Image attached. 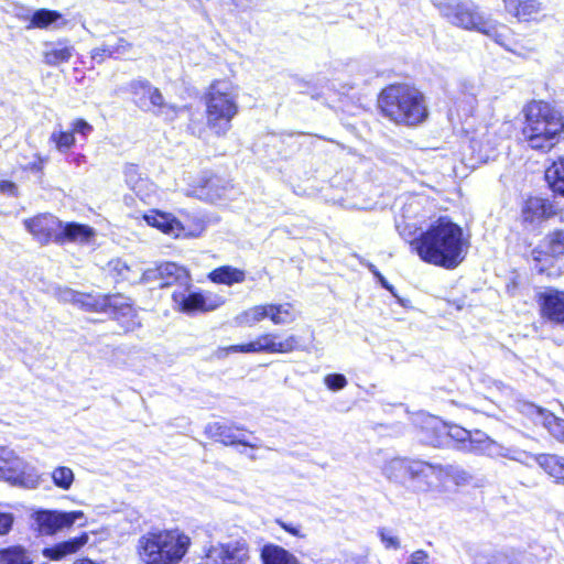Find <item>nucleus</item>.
Returning <instances> with one entry per match:
<instances>
[{"mask_svg": "<svg viewBox=\"0 0 564 564\" xmlns=\"http://www.w3.org/2000/svg\"><path fill=\"white\" fill-rule=\"evenodd\" d=\"M120 297H108L100 294L79 293L77 307L87 312H102L108 306L117 307L120 305ZM122 315H133V308L130 304H121Z\"/></svg>", "mask_w": 564, "mask_h": 564, "instance_id": "a211bd4d", "label": "nucleus"}, {"mask_svg": "<svg viewBox=\"0 0 564 564\" xmlns=\"http://www.w3.org/2000/svg\"><path fill=\"white\" fill-rule=\"evenodd\" d=\"M0 480L20 488L35 489L42 482V475L13 449L0 446Z\"/></svg>", "mask_w": 564, "mask_h": 564, "instance_id": "6e6552de", "label": "nucleus"}, {"mask_svg": "<svg viewBox=\"0 0 564 564\" xmlns=\"http://www.w3.org/2000/svg\"><path fill=\"white\" fill-rule=\"evenodd\" d=\"M435 6L440 14L451 24L464 30L486 34L492 37L497 43L505 45L502 34L498 32V23L489 17H486L473 1H442Z\"/></svg>", "mask_w": 564, "mask_h": 564, "instance_id": "423d86ee", "label": "nucleus"}, {"mask_svg": "<svg viewBox=\"0 0 564 564\" xmlns=\"http://www.w3.org/2000/svg\"><path fill=\"white\" fill-rule=\"evenodd\" d=\"M153 86L147 79H135L130 83V90L137 97L141 108L148 107L149 95Z\"/></svg>", "mask_w": 564, "mask_h": 564, "instance_id": "a19ab883", "label": "nucleus"}, {"mask_svg": "<svg viewBox=\"0 0 564 564\" xmlns=\"http://www.w3.org/2000/svg\"><path fill=\"white\" fill-rule=\"evenodd\" d=\"M160 282V265L143 270L141 268L139 283Z\"/></svg>", "mask_w": 564, "mask_h": 564, "instance_id": "864d4df0", "label": "nucleus"}, {"mask_svg": "<svg viewBox=\"0 0 564 564\" xmlns=\"http://www.w3.org/2000/svg\"><path fill=\"white\" fill-rule=\"evenodd\" d=\"M59 152H66L75 144V137L73 131L54 130L50 137Z\"/></svg>", "mask_w": 564, "mask_h": 564, "instance_id": "37998d69", "label": "nucleus"}, {"mask_svg": "<svg viewBox=\"0 0 564 564\" xmlns=\"http://www.w3.org/2000/svg\"><path fill=\"white\" fill-rule=\"evenodd\" d=\"M124 177L128 186L132 189L134 187V184L139 183L140 181H143L144 177L139 172L138 166L135 165H128L124 170Z\"/></svg>", "mask_w": 564, "mask_h": 564, "instance_id": "3c124183", "label": "nucleus"}, {"mask_svg": "<svg viewBox=\"0 0 564 564\" xmlns=\"http://www.w3.org/2000/svg\"><path fill=\"white\" fill-rule=\"evenodd\" d=\"M529 410L535 423L542 424L554 438L564 443L563 419L556 417L553 413L535 405H530Z\"/></svg>", "mask_w": 564, "mask_h": 564, "instance_id": "6ab92c4d", "label": "nucleus"}, {"mask_svg": "<svg viewBox=\"0 0 564 564\" xmlns=\"http://www.w3.org/2000/svg\"><path fill=\"white\" fill-rule=\"evenodd\" d=\"M73 133H77L84 138H87L93 132V126L84 119H76L72 122Z\"/></svg>", "mask_w": 564, "mask_h": 564, "instance_id": "603ef678", "label": "nucleus"}, {"mask_svg": "<svg viewBox=\"0 0 564 564\" xmlns=\"http://www.w3.org/2000/svg\"><path fill=\"white\" fill-rule=\"evenodd\" d=\"M93 236L94 230L89 226L77 223L62 224V241L67 239L69 241L84 243L88 242Z\"/></svg>", "mask_w": 564, "mask_h": 564, "instance_id": "7c9ffc66", "label": "nucleus"}, {"mask_svg": "<svg viewBox=\"0 0 564 564\" xmlns=\"http://www.w3.org/2000/svg\"><path fill=\"white\" fill-rule=\"evenodd\" d=\"M13 523V517L10 513L0 512V534H6L10 531Z\"/></svg>", "mask_w": 564, "mask_h": 564, "instance_id": "13d9d810", "label": "nucleus"}, {"mask_svg": "<svg viewBox=\"0 0 564 564\" xmlns=\"http://www.w3.org/2000/svg\"><path fill=\"white\" fill-rule=\"evenodd\" d=\"M239 89L227 80L214 82L205 94V117L207 128L216 135L224 137L231 129L238 115Z\"/></svg>", "mask_w": 564, "mask_h": 564, "instance_id": "39448f33", "label": "nucleus"}, {"mask_svg": "<svg viewBox=\"0 0 564 564\" xmlns=\"http://www.w3.org/2000/svg\"><path fill=\"white\" fill-rule=\"evenodd\" d=\"M88 541V536L83 534L79 538H75L59 544L51 549H46L44 554L51 560L58 561L68 554H73L78 551L83 545H85Z\"/></svg>", "mask_w": 564, "mask_h": 564, "instance_id": "cd10ccee", "label": "nucleus"}, {"mask_svg": "<svg viewBox=\"0 0 564 564\" xmlns=\"http://www.w3.org/2000/svg\"><path fill=\"white\" fill-rule=\"evenodd\" d=\"M140 326V323L134 321V319H131L129 322V324L126 326V329L127 330H133L135 327Z\"/></svg>", "mask_w": 564, "mask_h": 564, "instance_id": "338daca9", "label": "nucleus"}, {"mask_svg": "<svg viewBox=\"0 0 564 564\" xmlns=\"http://www.w3.org/2000/svg\"><path fill=\"white\" fill-rule=\"evenodd\" d=\"M431 469L426 475V480L417 486L419 491H429L438 489L453 482L457 486L466 485L471 480V476L463 468L455 465H433L429 463Z\"/></svg>", "mask_w": 564, "mask_h": 564, "instance_id": "ddd939ff", "label": "nucleus"}, {"mask_svg": "<svg viewBox=\"0 0 564 564\" xmlns=\"http://www.w3.org/2000/svg\"><path fill=\"white\" fill-rule=\"evenodd\" d=\"M0 194L14 197L18 195V186L11 181H0Z\"/></svg>", "mask_w": 564, "mask_h": 564, "instance_id": "4d7b16f0", "label": "nucleus"}, {"mask_svg": "<svg viewBox=\"0 0 564 564\" xmlns=\"http://www.w3.org/2000/svg\"><path fill=\"white\" fill-rule=\"evenodd\" d=\"M552 214V205L544 198L530 197L522 209L524 221L535 223L550 217Z\"/></svg>", "mask_w": 564, "mask_h": 564, "instance_id": "393cba45", "label": "nucleus"}, {"mask_svg": "<svg viewBox=\"0 0 564 564\" xmlns=\"http://www.w3.org/2000/svg\"><path fill=\"white\" fill-rule=\"evenodd\" d=\"M279 523H280V525H281V527H282L286 532H289V533H291V534H293V535H295V536H302V535L300 534V530H299L296 527H294V525H292V524L284 523V522H279Z\"/></svg>", "mask_w": 564, "mask_h": 564, "instance_id": "680f3d73", "label": "nucleus"}, {"mask_svg": "<svg viewBox=\"0 0 564 564\" xmlns=\"http://www.w3.org/2000/svg\"><path fill=\"white\" fill-rule=\"evenodd\" d=\"M545 180L553 192L564 196V159L554 161L546 169Z\"/></svg>", "mask_w": 564, "mask_h": 564, "instance_id": "2f4dec72", "label": "nucleus"}, {"mask_svg": "<svg viewBox=\"0 0 564 564\" xmlns=\"http://www.w3.org/2000/svg\"><path fill=\"white\" fill-rule=\"evenodd\" d=\"M85 518L83 511H39L35 522L43 534H53L58 530L72 527L76 521Z\"/></svg>", "mask_w": 564, "mask_h": 564, "instance_id": "2eb2a0df", "label": "nucleus"}, {"mask_svg": "<svg viewBox=\"0 0 564 564\" xmlns=\"http://www.w3.org/2000/svg\"><path fill=\"white\" fill-rule=\"evenodd\" d=\"M189 286L174 291L172 300L175 307L187 315L212 312L225 303V299L212 292H189Z\"/></svg>", "mask_w": 564, "mask_h": 564, "instance_id": "9b49d317", "label": "nucleus"}, {"mask_svg": "<svg viewBox=\"0 0 564 564\" xmlns=\"http://www.w3.org/2000/svg\"><path fill=\"white\" fill-rule=\"evenodd\" d=\"M379 536L388 550H399L401 547V542L398 535L394 534V532L390 529L381 528L379 529Z\"/></svg>", "mask_w": 564, "mask_h": 564, "instance_id": "de8ad7c7", "label": "nucleus"}, {"mask_svg": "<svg viewBox=\"0 0 564 564\" xmlns=\"http://www.w3.org/2000/svg\"><path fill=\"white\" fill-rule=\"evenodd\" d=\"M262 564H299L296 557L276 545H265L261 551Z\"/></svg>", "mask_w": 564, "mask_h": 564, "instance_id": "c85d7f7f", "label": "nucleus"}, {"mask_svg": "<svg viewBox=\"0 0 564 564\" xmlns=\"http://www.w3.org/2000/svg\"><path fill=\"white\" fill-rule=\"evenodd\" d=\"M132 191L142 202H147L148 199H150L151 196L155 194L156 188L155 185L149 178L145 177L138 184L135 183Z\"/></svg>", "mask_w": 564, "mask_h": 564, "instance_id": "49530a36", "label": "nucleus"}, {"mask_svg": "<svg viewBox=\"0 0 564 564\" xmlns=\"http://www.w3.org/2000/svg\"><path fill=\"white\" fill-rule=\"evenodd\" d=\"M0 564H32L28 552L21 546L0 550Z\"/></svg>", "mask_w": 564, "mask_h": 564, "instance_id": "4c0bfd02", "label": "nucleus"}, {"mask_svg": "<svg viewBox=\"0 0 564 564\" xmlns=\"http://www.w3.org/2000/svg\"><path fill=\"white\" fill-rule=\"evenodd\" d=\"M278 335L273 333H265L259 335L254 340L232 345L220 349L221 355L229 352H242V354H289L299 349V339L294 335H290L281 341H276Z\"/></svg>", "mask_w": 564, "mask_h": 564, "instance_id": "9d476101", "label": "nucleus"}, {"mask_svg": "<svg viewBox=\"0 0 564 564\" xmlns=\"http://www.w3.org/2000/svg\"><path fill=\"white\" fill-rule=\"evenodd\" d=\"M543 252H544L543 250H533V252H532L533 260L536 262L535 269L539 273H546L547 275H551V273L547 271V268L544 264H542Z\"/></svg>", "mask_w": 564, "mask_h": 564, "instance_id": "bf43d9fd", "label": "nucleus"}, {"mask_svg": "<svg viewBox=\"0 0 564 564\" xmlns=\"http://www.w3.org/2000/svg\"><path fill=\"white\" fill-rule=\"evenodd\" d=\"M107 57V47L105 43L101 46L96 47L91 51V58L97 63L104 62Z\"/></svg>", "mask_w": 564, "mask_h": 564, "instance_id": "052dcab7", "label": "nucleus"}, {"mask_svg": "<svg viewBox=\"0 0 564 564\" xmlns=\"http://www.w3.org/2000/svg\"><path fill=\"white\" fill-rule=\"evenodd\" d=\"M539 465L552 477L564 482V457L557 455H541Z\"/></svg>", "mask_w": 564, "mask_h": 564, "instance_id": "72a5a7b5", "label": "nucleus"}, {"mask_svg": "<svg viewBox=\"0 0 564 564\" xmlns=\"http://www.w3.org/2000/svg\"><path fill=\"white\" fill-rule=\"evenodd\" d=\"M59 20H62V14L59 12L48 9H39L31 15L28 29H46Z\"/></svg>", "mask_w": 564, "mask_h": 564, "instance_id": "c9c22d12", "label": "nucleus"}, {"mask_svg": "<svg viewBox=\"0 0 564 564\" xmlns=\"http://www.w3.org/2000/svg\"><path fill=\"white\" fill-rule=\"evenodd\" d=\"M455 443L456 448L467 453L487 455L489 457H506L520 460L521 453L511 451L491 440L481 431H468L456 424H446L445 446Z\"/></svg>", "mask_w": 564, "mask_h": 564, "instance_id": "0eeeda50", "label": "nucleus"}, {"mask_svg": "<svg viewBox=\"0 0 564 564\" xmlns=\"http://www.w3.org/2000/svg\"><path fill=\"white\" fill-rule=\"evenodd\" d=\"M498 145L497 138L490 131H486L479 137L470 140V148L476 154L477 162H487L494 154Z\"/></svg>", "mask_w": 564, "mask_h": 564, "instance_id": "b1692460", "label": "nucleus"}, {"mask_svg": "<svg viewBox=\"0 0 564 564\" xmlns=\"http://www.w3.org/2000/svg\"><path fill=\"white\" fill-rule=\"evenodd\" d=\"M400 235L422 261L445 269L458 267L468 249L463 229L448 217L437 218L417 237L411 230L406 231V227Z\"/></svg>", "mask_w": 564, "mask_h": 564, "instance_id": "f257e3e1", "label": "nucleus"}, {"mask_svg": "<svg viewBox=\"0 0 564 564\" xmlns=\"http://www.w3.org/2000/svg\"><path fill=\"white\" fill-rule=\"evenodd\" d=\"M143 218L148 225L171 236L178 237L184 230L182 224L171 214L151 210Z\"/></svg>", "mask_w": 564, "mask_h": 564, "instance_id": "412c9836", "label": "nucleus"}, {"mask_svg": "<svg viewBox=\"0 0 564 564\" xmlns=\"http://www.w3.org/2000/svg\"><path fill=\"white\" fill-rule=\"evenodd\" d=\"M248 561V543L240 539L210 545L198 564H247Z\"/></svg>", "mask_w": 564, "mask_h": 564, "instance_id": "f8f14e48", "label": "nucleus"}, {"mask_svg": "<svg viewBox=\"0 0 564 564\" xmlns=\"http://www.w3.org/2000/svg\"><path fill=\"white\" fill-rule=\"evenodd\" d=\"M545 253L556 257L564 253V230L554 231L547 236L545 243Z\"/></svg>", "mask_w": 564, "mask_h": 564, "instance_id": "79ce46f5", "label": "nucleus"}, {"mask_svg": "<svg viewBox=\"0 0 564 564\" xmlns=\"http://www.w3.org/2000/svg\"><path fill=\"white\" fill-rule=\"evenodd\" d=\"M367 268L369 269V271L375 275H379L380 272L378 271V269L376 268V265H373L372 263H368L367 264Z\"/></svg>", "mask_w": 564, "mask_h": 564, "instance_id": "774afa93", "label": "nucleus"}, {"mask_svg": "<svg viewBox=\"0 0 564 564\" xmlns=\"http://www.w3.org/2000/svg\"><path fill=\"white\" fill-rule=\"evenodd\" d=\"M542 9V4L538 0H525L522 2L517 0L511 13L518 19L531 20L534 19Z\"/></svg>", "mask_w": 564, "mask_h": 564, "instance_id": "e433bc0d", "label": "nucleus"}, {"mask_svg": "<svg viewBox=\"0 0 564 564\" xmlns=\"http://www.w3.org/2000/svg\"><path fill=\"white\" fill-rule=\"evenodd\" d=\"M46 162V158L41 156L39 153H34L30 160L25 156H22V159L19 161V164L24 171L40 173L43 171Z\"/></svg>", "mask_w": 564, "mask_h": 564, "instance_id": "a18cd8bd", "label": "nucleus"}, {"mask_svg": "<svg viewBox=\"0 0 564 564\" xmlns=\"http://www.w3.org/2000/svg\"><path fill=\"white\" fill-rule=\"evenodd\" d=\"M378 102L383 116L399 124L415 126L427 117L423 94L408 85L384 88Z\"/></svg>", "mask_w": 564, "mask_h": 564, "instance_id": "7ed1b4c3", "label": "nucleus"}, {"mask_svg": "<svg viewBox=\"0 0 564 564\" xmlns=\"http://www.w3.org/2000/svg\"><path fill=\"white\" fill-rule=\"evenodd\" d=\"M206 430L212 436L217 437L218 441L225 445L241 444L243 446L256 447L253 444L235 434L232 429L225 424L218 422L212 423L207 425Z\"/></svg>", "mask_w": 564, "mask_h": 564, "instance_id": "bb28decb", "label": "nucleus"}, {"mask_svg": "<svg viewBox=\"0 0 564 564\" xmlns=\"http://www.w3.org/2000/svg\"><path fill=\"white\" fill-rule=\"evenodd\" d=\"M26 230L40 243L62 241V221L51 214H41L24 220Z\"/></svg>", "mask_w": 564, "mask_h": 564, "instance_id": "4468645a", "label": "nucleus"}, {"mask_svg": "<svg viewBox=\"0 0 564 564\" xmlns=\"http://www.w3.org/2000/svg\"><path fill=\"white\" fill-rule=\"evenodd\" d=\"M541 316L555 324H564V291L544 288L536 294Z\"/></svg>", "mask_w": 564, "mask_h": 564, "instance_id": "dca6fc26", "label": "nucleus"}, {"mask_svg": "<svg viewBox=\"0 0 564 564\" xmlns=\"http://www.w3.org/2000/svg\"><path fill=\"white\" fill-rule=\"evenodd\" d=\"M267 318V303L251 306L235 317V324L240 327H252Z\"/></svg>", "mask_w": 564, "mask_h": 564, "instance_id": "c756f323", "label": "nucleus"}, {"mask_svg": "<svg viewBox=\"0 0 564 564\" xmlns=\"http://www.w3.org/2000/svg\"><path fill=\"white\" fill-rule=\"evenodd\" d=\"M219 181L217 178L204 180V184L194 188L189 194L198 197L199 199L215 203L223 197L224 188L218 186Z\"/></svg>", "mask_w": 564, "mask_h": 564, "instance_id": "473e14b6", "label": "nucleus"}, {"mask_svg": "<svg viewBox=\"0 0 564 564\" xmlns=\"http://www.w3.org/2000/svg\"><path fill=\"white\" fill-rule=\"evenodd\" d=\"M523 137L534 150H551L564 132V119L560 110L545 101H532L525 109Z\"/></svg>", "mask_w": 564, "mask_h": 564, "instance_id": "f03ea898", "label": "nucleus"}, {"mask_svg": "<svg viewBox=\"0 0 564 564\" xmlns=\"http://www.w3.org/2000/svg\"><path fill=\"white\" fill-rule=\"evenodd\" d=\"M107 47L108 57H120L127 55L131 51V43L122 37L116 39L113 43H105Z\"/></svg>", "mask_w": 564, "mask_h": 564, "instance_id": "c03bdc74", "label": "nucleus"}, {"mask_svg": "<svg viewBox=\"0 0 564 564\" xmlns=\"http://www.w3.org/2000/svg\"><path fill=\"white\" fill-rule=\"evenodd\" d=\"M429 554L424 550L413 552L405 564H427Z\"/></svg>", "mask_w": 564, "mask_h": 564, "instance_id": "6e6d98bb", "label": "nucleus"}, {"mask_svg": "<svg viewBox=\"0 0 564 564\" xmlns=\"http://www.w3.org/2000/svg\"><path fill=\"white\" fill-rule=\"evenodd\" d=\"M79 293L68 288H56L54 295L59 302L72 303L77 306Z\"/></svg>", "mask_w": 564, "mask_h": 564, "instance_id": "09e8293b", "label": "nucleus"}, {"mask_svg": "<svg viewBox=\"0 0 564 564\" xmlns=\"http://www.w3.org/2000/svg\"><path fill=\"white\" fill-rule=\"evenodd\" d=\"M297 311L290 302L267 303V318L274 325H289L296 321Z\"/></svg>", "mask_w": 564, "mask_h": 564, "instance_id": "5701e85b", "label": "nucleus"}, {"mask_svg": "<svg viewBox=\"0 0 564 564\" xmlns=\"http://www.w3.org/2000/svg\"><path fill=\"white\" fill-rule=\"evenodd\" d=\"M160 286H169L177 283L182 286H191L188 271L174 262L160 263Z\"/></svg>", "mask_w": 564, "mask_h": 564, "instance_id": "4be33fe9", "label": "nucleus"}, {"mask_svg": "<svg viewBox=\"0 0 564 564\" xmlns=\"http://www.w3.org/2000/svg\"><path fill=\"white\" fill-rule=\"evenodd\" d=\"M474 564H514L503 552L482 550L474 555Z\"/></svg>", "mask_w": 564, "mask_h": 564, "instance_id": "ea45409f", "label": "nucleus"}, {"mask_svg": "<svg viewBox=\"0 0 564 564\" xmlns=\"http://www.w3.org/2000/svg\"><path fill=\"white\" fill-rule=\"evenodd\" d=\"M75 53L74 46L66 42H52L45 43L43 50V62L48 66H58L63 63H67Z\"/></svg>", "mask_w": 564, "mask_h": 564, "instance_id": "aec40b11", "label": "nucleus"}, {"mask_svg": "<svg viewBox=\"0 0 564 564\" xmlns=\"http://www.w3.org/2000/svg\"><path fill=\"white\" fill-rule=\"evenodd\" d=\"M517 0H503L506 10L508 12H512V8L514 7Z\"/></svg>", "mask_w": 564, "mask_h": 564, "instance_id": "69168bd1", "label": "nucleus"}, {"mask_svg": "<svg viewBox=\"0 0 564 564\" xmlns=\"http://www.w3.org/2000/svg\"><path fill=\"white\" fill-rule=\"evenodd\" d=\"M72 162H73L74 164H76L77 166H79L80 164H83V163H85V162H86V158H85V155H83V154H76V155L73 158Z\"/></svg>", "mask_w": 564, "mask_h": 564, "instance_id": "0e129e2a", "label": "nucleus"}, {"mask_svg": "<svg viewBox=\"0 0 564 564\" xmlns=\"http://www.w3.org/2000/svg\"><path fill=\"white\" fill-rule=\"evenodd\" d=\"M415 424L420 430V438L423 443L435 447L445 446L446 422L437 416L420 413L416 415Z\"/></svg>", "mask_w": 564, "mask_h": 564, "instance_id": "f3484780", "label": "nucleus"}, {"mask_svg": "<svg viewBox=\"0 0 564 564\" xmlns=\"http://www.w3.org/2000/svg\"><path fill=\"white\" fill-rule=\"evenodd\" d=\"M430 470L427 462L401 457L387 460L382 467V474L389 480L403 485L410 481L416 491H419L417 486L426 480Z\"/></svg>", "mask_w": 564, "mask_h": 564, "instance_id": "1a4fd4ad", "label": "nucleus"}, {"mask_svg": "<svg viewBox=\"0 0 564 564\" xmlns=\"http://www.w3.org/2000/svg\"><path fill=\"white\" fill-rule=\"evenodd\" d=\"M208 279L214 283L231 286L242 283L246 280V272L238 268L223 265L209 272Z\"/></svg>", "mask_w": 564, "mask_h": 564, "instance_id": "a878e982", "label": "nucleus"}, {"mask_svg": "<svg viewBox=\"0 0 564 564\" xmlns=\"http://www.w3.org/2000/svg\"><path fill=\"white\" fill-rule=\"evenodd\" d=\"M53 484L62 489L69 490L75 480V474L72 468L67 466H57L51 473Z\"/></svg>", "mask_w": 564, "mask_h": 564, "instance_id": "58836bf2", "label": "nucleus"}, {"mask_svg": "<svg viewBox=\"0 0 564 564\" xmlns=\"http://www.w3.org/2000/svg\"><path fill=\"white\" fill-rule=\"evenodd\" d=\"M189 545V536L178 529L155 530L139 539L138 551L143 564H178Z\"/></svg>", "mask_w": 564, "mask_h": 564, "instance_id": "20e7f679", "label": "nucleus"}, {"mask_svg": "<svg viewBox=\"0 0 564 564\" xmlns=\"http://www.w3.org/2000/svg\"><path fill=\"white\" fill-rule=\"evenodd\" d=\"M376 278L386 290L393 292V286L386 280V278L381 273Z\"/></svg>", "mask_w": 564, "mask_h": 564, "instance_id": "e2e57ef3", "label": "nucleus"}, {"mask_svg": "<svg viewBox=\"0 0 564 564\" xmlns=\"http://www.w3.org/2000/svg\"><path fill=\"white\" fill-rule=\"evenodd\" d=\"M148 106L151 105L153 107H156L159 108L161 111L164 109V108H167V106L164 104V98L161 94V91L153 87L150 95H149V100H148Z\"/></svg>", "mask_w": 564, "mask_h": 564, "instance_id": "5fc2aeb1", "label": "nucleus"}, {"mask_svg": "<svg viewBox=\"0 0 564 564\" xmlns=\"http://www.w3.org/2000/svg\"><path fill=\"white\" fill-rule=\"evenodd\" d=\"M109 265L119 279L130 283H139L141 268L138 264H128L126 261L117 259L111 261Z\"/></svg>", "mask_w": 564, "mask_h": 564, "instance_id": "f704fd0d", "label": "nucleus"}, {"mask_svg": "<svg viewBox=\"0 0 564 564\" xmlns=\"http://www.w3.org/2000/svg\"><path fill=\"white\" fill-rule=\"evenodd\" d=\"M325 386L332 391H339L347 386V379L340 373H329L324 378Z\"/></svg>", "mask_w": 564, "mask_h": 564, "instance_id": "8fccbe9b", "label": "nucleus"}]
</instances>
